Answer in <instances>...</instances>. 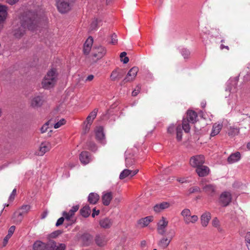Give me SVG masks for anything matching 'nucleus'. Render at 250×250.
Masks as SVG:
<instances>
[{
    "label": "nucleus",
    "instance_id": "nucleus-1",
    "mask_svg": "<svg viewBox=\"0 0 250 250\" xmlns=\"http://www.w3.org/2000/svg\"><path fill=\"white\" fill-rule=\"evenodd\" d=\"M40 17L38 14L31 11L23 13L21 19V25L14 30L16 38H21L25 33L26 28L30 30L35 29L38 25Z\"/></svg>",
    "mask_w": 250,
    "mask_h": 250
},
{
    "label": "nucleus",
    "instance_id": "nucleus-2",
    "mask_svg": "<svg viewBox=\"0 0 250 250\" xmlns=\"http://www.w3.org/2000/svg\"><path fill=\"white\" fill-rule=\"evenodd\" d=\"M57 80V73L55 69H51L48 71L43 79L42 84L44 89H49L53 87Z\"/></svg>",
    "mask_w": 250,
    "mask_h": 250
},
{
    "label": "nucleus",
    "instance_id": "nucleus-3",
    "mask_svg": "<svg viewBox=\"0 0 250 250\" xmlns=\"http://www.w3.org/2000/svg\"><path fill=\"white\" fill-rule=\"evenodd\" d=\"M207 180L202 179L200 182V185L202 187L203 191L208 195L213 197L216 193V186L214 184H207Z\"/></svg>",
    "mask_w": 250,
    "mask_h": 250
},
{
    "label": "nucleus",
    "instance_id": "nucleus-4",
    "mask_svg": "<svg viewBox=\"0 0 250 250\" xmlns=\"http://www.w3.org/2000/svg\"><path fill=\"white\" fill-rule=\"evenodd\" d=\"M74 0H58L57 7L58 11L62 14L69 12L72 7Z\"/></svg>",
    "mask_w": 250,
    "mask_h": 250
},
{
    "label": "nucleus",
    "instance_id": "nucleus-5",
    "mask_svg": "<svg viewBox=\"0 0 250 250\" xmlns=\"http://www.w3.org/2000/svg\"><path fill=\"white\" fill-rule=\"evenodd\" d=\"M181 215L183 217L184 222L187 225L190 223H195L198 219L197 215H191L190 210L188 208L183 209L181 212Z\"/></svg>",
    "mask_w": 250,
    "mask_h": 250
},
{
    "label": "nucleus",
    "instance_id": "nucleus-6",
    "mask_svg": "<svg viewBox=\"0 0 250 250\" xmlns=\"http://www.w3.org/2000/svg\"><path fill=\"white\" fill-rule=\"evenodd\" d=\"M175 232L173 229L169 230L167 233V237H163L158 242V246L163 250L166 249L174 236Z\"/></svg>",
    "mask_w": 250,
    "mask_h": 250
},
{
    "label": "nucleus",
    "instance_id": "nucleus-7",
    "mask_svg": "<svg viewBox=\"0 0 250 250\" xmlns=\"http://www.w3.org/2000/svg\"><path fill=\"white\" fill-rule=\"evenodd\" d=\"M139 71L138 67L134 66L131 68L128 72L126 77L121 82V85H124L127 82H131L134 81L136 77L137 74Z\"/></svg>",
    "mask_w": 250,
    "mask_h": 250
},
{
    "label": "nucleus",
    "instance_id": "nucleus-8",
    "mask_svg": "<svg viewBox=\"0 0 250 250\" xmlns=\"http://www.w3.org/2000/svg\"><path fill=\"white\" fill-rule=\"evenodd\" d=\"M106 53V49L103 46H95L93 48L92 55L97 60H100L103 58Z\"/></svg>",
    "mask_w": 250,
    "mask_h": 250
},
{
    "label": "nucleus",
    "instance_id": "nucleus-9",
    "mask_svg": "<svg viewBox=\"0 0 250 250\" xmlns=\"http://www.w3.org/2000/svg\"><path fill=\"white\" fill-rule=\"evenodd\" d=\"M205 161V157L203 155H197L190 158L189 164L192 167L196 168L201 165L204 164Z\"/></svg>",
    "mask_w": 250,
    "mask_h": 250
},
{
    "label": "nucleus",
    "instance_id": "nucleus-10",
    "mask_svg": "<svg viewBox=\"0 0 250 250\" xmlns=\"http://www.w3.org/2000/svg\"><path fill=\"white\" fill-rule=\"evenodd\" d=\"M231 201V194L230 192L225 191L221 193L219 197V202L224 207L229 205Z\"/></svg>",
    "mask_w": 250,
    "mask_h": 250
},
{
    "label": "nucleus",
    "instance_id": "nucleus-11",
    "mask_svg": "<svg viewBox=\"0 0 250 250\" xmlns=\"http://www.w3.org/2000/svg\"><path fill=\"white\" fill-rule=\"evenodd\" d=\"M138 169H135L134 170L125 169L121 172L119 178L121 180H123L127 177L130 178L135 175L138 172Z\"/></svg>",
    "mask_w": 250,
    "mask_h": 250
},
{
    "label": "nucleus",
    "instance_id": "nucleus-12",
    "mask_svg": "<svg viewBox=\"0 0 250 250\" xmlns=\"http://www.w3.org/2000/svg\"><path fill=\"white\" fill-rule=\"evenodd\" d=\"M195 171L199 177H205L209 174L210 170L208 167L202 164L196 168Z\"/></svg>",
    "mask_w": 250,
    "mask_h": 250
},
{
    "label": "nucleus",
    "instance_id": "nucleus-13",
    "mask_svg": "<svg viewBox=\"0 0 250 250\" xmlns=\"http://www.w3.org/2000/svg\"><path fill=\"white\" fill-rule=\"evenodd\" d=\"M168 225V221L166 220V218L164 217L160 220L158 223L157 231L158 233L161 235H163L166 232V228Z\"/></svg>",
    "mask_w": 250,
    "mask_h": 250
},
{
    "label": "nucleus",
    "instance_id": "nucleus-14",
    "mask_svg": "<svg viewBox=\"0 0 250 250\" xmlns=\"http://www.w3.org/2000/svg\"><path fill=\"white\" fill-rule=\"evenodd\" d=\"M44 101L42 96H37L33 98L31 101V106L33 108L41 107Z\"/></svg>",
    "mask_w": 250,
    "mask_h": 250
},
{
    "label": "nucleus",
    "instance_id": "nucleus-15",
    "mask_svg": "<svg viewBox=\"0 0 250 250\" xmlns=\"http://www.w3.org/2000/svg\"><path fill=\"white\" fill-rule=\"evenodd\" d=\"M81 162L83 165H86L91 161V155L87 151H84L81 152L79 157Z\"/></svg>",
    "mask_w": 250,
    "mask_h": 250
},
{
    "label": "nucleus",
    "instance_id": "nucleus-16",
    "mask_svg": "<svg viewBox=\"0 0 250 250\" xmlns=\"http://www.w3.org/2000/svg\"><path fill=\"white\" fill-rule=\"evenodd\" d=\"M7 16V8L5 5L0 4V30L2 28V23Z\"/></svg>",
    "mask_w": 250,
    "mask_h": 250
},
{
    "label": "nucleus",
    "instance_id": "nucleus-17",
    "mask_svg": "<svg viewBox=\"0 0 250 250\" xmlns=\"http://www.w3.org/2000/svg\"><path fill=\"white\" fill-rule=\"evenodd\" d=\"M125 72L120 69H117L112 71L110 75L111 79L112 81L119 80L125 74Z\"/></svg>",
    "mask_w": 250,
    "mask_h": 250
},
{
    "label": "nucleus",
    "instance_id": "nucleus-18",
    "mask_svg": "<svg viewBox=\"0 0 250 250\" xmlns=\"http://www.w3.org/2000/svg\"><path fill=\"white\" fill-rule=\"evenodd\" d=\"M51 148L50 143L48 142H42L40 145V150L38 153V155H43L46 152L49 151Z\"/></svg>",
    "mask_w": 250,
    "mask_h": 250
},
{
    "label": "nucleus",
    "instance_id": "nucleus-19",
    "mask_svg": "<svg viewBox=\"0 0 250 250\" xmlns=\"http://www.w3.org/2000/svg\"><path fill=\"white\" fill-rule=\"evenodd\" d=\"M198 115L196 112L188 110L187 112L186 119L191 124L195 123L197 121Z\"/></svg>",
    "mask_w": 250,
    "mask_h": 250
},
{
    "label": "nucleus",
    "instance_id": "nucleus-20",
    "mask_svg": "<svg viewBox=\"0 0 250 250\" xmlns=\"http://www.w3.org/2000/svg\"><path fill=\"white\" fill-rule=\"evenodd\" d=\"M95 134L97 140L99 141L101 143L104 144L105 141L103 127L102 126L98 127L96 130Z\"/></svg>",
    "mask_w": 250,
    "mask_h": 250
},
{
    "label": "nucleus",
    "instance_id": "nucleus-21",
    "mask_svg": "<svg viewBox=\"0 0 250 250\" xmlns=\"http://www.w3.org/2000/svg\"><path fill=\"white\" fill-rule=\"evenodd\" d=\"M93 38L89 37L85 41L83 44V52L85 55H88L91 49V46L93 43Z\"/></svg>",
    "mask_w": 250,
    "mask_h": 250
},
{
    "label": "nucleus",
    "instance_id": "nucleus-22",
    "mask_svg": "<svg viewBox=\"0 0 250 250\" xmlns=\"http://www.w3.org/2000/svg\"><path fill=\"white\" fill-rule=\"evenodd\" d=\"M125 166L127 167H130L135 164V158L134 155L126 152L125 153Z\"/></svg>",
    "mask_w": 250,
    "mask_h": 250
},
{
    "label": "nucleus",
    "instance_id": "nucleus-23",
    "mask_svg": "<svg viewBox=\"0 0 250 250\" xmlns=\"http://www.w3.org/2000/svg\"><path fill=\"white\" fill-rule=\"evenodd\" d=\"M99 224L102 228L109 229L112 225L113 221L108 218H104L100 220Z\"/></svg>",
    "mask_w": 250,
    "mask_h": 250
},
{
    "label": "nucleus",
    "instance_id": "nucleus-24",
    "mask_svg": "<svg viewBox=\"0 0 250 250\" xmlns=\"http://www.w3.org/2000/svg\"><path fill=\"white\" fill-rule=\"evenodd\" d=\"M211 219V214L209 212L204 213L201 216V224L203 227H207Z\"/></svg>",
    "mask_w": 250,
    "mask_h": 250
},
{
    "label": "nucleus",
    "instance_id": "nucleus-25",
    "mask_svg": "<svg viewBox=\"0 0 250 250\" xmlns=\"http://www.w3.org/2000/svg\"><path fill=\"white\" fill-rule=\"evenodd\" d=\"M113 198L112 192L104 193L102 196L103 203L104 206H108Z\"/></svg>",
    "mask_w": 250,
    "mask_h": 250
},
{
    "label": "nucleus",
    "instance_id": "nucleus-26",
    "mask_svg": "<svg viewBox=\"0 0 250 250\" xmlns=\"http://www.w3.org/2000/svg\"><path fill=\"white\" fill-rule=\"evenodd\" d=\"M96 244L100 247L104 246L107 242L105 236L104 235H97L95 239Z\"/></svg>",
    "mask_w": 250,
    "mask_h": 250
},
{
    "label": "nucleus",
    "instance_id": "nucleus-27",
    "mask_svg": "<svg viewBox=\"0 0 250 250\" xmlns=\"http://www.w3.org/2000/svg\"><path fill=\"white\" fill-rule=\"evenodd\" d=\"M99 195L95 192L90 193L88 196V201L90 204L95 205L99 200Z\"/></svg>",
    "mask_w": 250,
    "mask_h": 250
},
{
    "label": "nucleus",
    "instance_id": "nucleus-28",
    "mask_svg": "<svg viewBox=\"0 0 250 250\" xmlns=\"http://www.w3.org/2000/svg\"><path fill=\"white\" fill-rule=\"evenodd\" d=\"M50 123L51 122H57L54 125V127L55 128H58L61 127L62 125H64L66 123V121L64 119L62 118L61 120H59L58 116H57L55 118H51L49 121Z\"/></svg>",
    "mask_w": 250,
    "mask_h": 250
},
{
    "label": "nucleus",
    "instance_id": "nucleus-29",
    "mask_svg": "<svg viewBox=\"0 0 250 250\" xmlns=\"http://www.w3.org/2000/svg\"><path fill=\"white\" fill-rule=\"evenodd\" d=\"M169 207V203L168 202H162L160 204H156L154 207V210L156 212H161L162 210L167 208Z\"/></svg>",
    "mask_w": 250,
    "mask_h": 250
},
{
    "label": "nucleus",
    "instance_id": "nucleus-30",
    "mask_svg": "<svg viewBox=\"0 0 250 250\" xmlns=\"http://www.w3.org/2000/svg\"><path fill=\"white\" fill-rule=\"evenodd\" d=\"M152 220L153 217L151 216H148L140 219L138 221V224L141 227L143 228L147 226L150 223V222H151L152 221Z\"/></svg>",
    "mask_w": 250,
    "mask_h": 250
},
{
    "label": "nucleus",
    "instance_id": "nucleus-31",
    "mask_svg": "<svg viewBox=\"0 0 250 250\" xmlns=\"http://www.w3.org/2000/svg\"><path fill=\"white\" fill-rule=\"evenodd\" d=\"M98 109L95 108L92 112H91L89 115L87 117L86 121L84 122V124L86 123L92 124L94 119L96 118L98 112Z\"/></svg>",
    "mask_w": 250,
    "mask_h": 250
},
{
    "label": "nucleus",
    "instance_id": "nucleus-32",
    "mask_svg": "<svg viewBox=\"0 0 250 250\" xmlns=\"http://www.w3.org/2000/svg\"><path fill=\"white\" fill-rule=\"evenodd\" d=\"M241 158V154L240 152H236L234 153L231 154L228 158V162L229 164H232L238 161Z\"/></svg>",
    "mask_w": 250,
    "mask_h": 250
},
{
    "label": "nucleus",
    "instance_id": "nucleus-33",
    "mask_svg": "<svg viewBox=\"0 0 250 250\" xmlns=\"http://www.w3.org/2000/svg\"><path fill=\"white\" fill-rule=\"evenodd\" d=\"M223 125L222 124H214L213 125L210 136L213 137L217 135L222 129Z\"/></svg>",
    "mask_w": 250,
    "mask_h": 250
},
{
    "label": "nucleus",
    "instance_id": "nucleus-34",
    "mask_svg": "<svg viewBox=\"0 0 250 250\" xmlns=\"http://www.w3.org/2000/svg\"><path fill=\"white\" fill-rule=\"evenodd\" d=\"M82 240L83 245L88 246L92 241V236L88 233L83 234L82 236Z\"/></svg>",
    "mask_w": 250,
    "mask_h": 250
},
{
    "label": "nucleus",
    "instance_id": "nucleus-35",
    "mask_svg": "<svg viewBox=\"0 0 250 250\" xmlns=\"http://www.w3.org/2000/svg\"><path fill=\"white\" fill-rule=\"evenodd\" d=\"M23 215L19 210L15 212L12 217L14 222L16 224H20L22 220Z\"/></svg>",
    "mask_w": 250,
    "mask_h": 250
},
{
    "label": "nucleus",
    "instance_id": "nucleus-36",
    "mask_svg": "<svg viewBox=\"0 0 250 250\" xmlns=\"http://www.w3.org/2000/svg\"><path fill=\"white\" fill-rule=\"evenodd\" d=\"M34 250H45V243L41 241H36L33 245Z\"/></svg>",
    "mask_w": 250,
    "mask_h": 250
},
{
    "label": "nucleus",
    "instance_id": "nucleus-37",
    "mask_svg": "<svg viewBox=\"0 0 250 250\" xmlns=\"http://www.w3.org/2000/svg\"><path fill=\"white\" fill-rule=\"evenodd\" d=\"M90 213L91 209L88 205L85 206L80 209L81 215L85 218L88 217Z\"/></svg>",
    "mask_w": 250,
    "mask_h": 250
},
{
    "label": "nucleus",
    "instance_id": "nucleus-38",
    "mask_svg": "<svg viewBox=\"0 0 250 250\" xmlns=\"http://www.w3.org/2000/svg\"><path fill=\"white\" fill-rule=\"evenodd\" d=\"M189 123L190 122L187 121L185 118H183L182 123V128L186 133H188L190 131V127L189 124Z\"/></svg>",
    "mask_w": 250,
    "mask_h": 250
},
{
    "label": "nucleus",
    "instance_id": "nucleus-39",
    "mask_svg": "<svg viewBox=\"0 0 250 250\" xmlns=\"http://www.w3.org/2000/svg\"><path fill=\"white\" fill-rule=\"evenodd\" d=\"M31 209V206L28 205H24L21 206L19 209V211L23 215L28 213Z\"/></svg>",
    "mask_w": 250,
    "mask_h": 250
},
{
    "label": "nucleus",
    "instance_id": "nucleus-40",
    "mask_svg": "<svg viewBox=\"0 0 250 250\" xmlns=\"http://www.w3.org/2000/svg\"><path fill=\"white\" fill-rule=\"evenodd\" d=\"M176 138L178 141H181L182 139V129L180 125H179L176 127Z\"/></svg>",
    "mask_w": 250,
    "mask_h": 250
},
{
    "label": "nucleus",
    "instance_id": "nucleus-41",
    "mask_svg": "<svg viewBox=\"0 0 250 250\" xmlns=\"http://www.w3.org/2000/svg\"><path fill=\"white\" fill-rule=\"evenodd\" d=\"M45 250H53L55 248L56 242L53 240H49L46 243H45Z\"/></svg>",
    "mask_w": 250,
    "mask_h": 250
},
{
    "label": "nucleus",
    "instance_id": "nucleus-42",
    "mask_svg": "<svg viewBox=\"0 0 250 250\" xmlns=\"http://www.w3.org/2000/svg\"><path fill=\"white\" fill-rule=\"evenodd\" d=\"M239 132V128L237 127H230L228 131V134L230 136H234Z\"/></svg>",
    "mask_w": 250,
    "mask_h": 250
},
{
    "label": "nucleus",
    "instance_id": "nucleus-43",
    "mask_svg": "<svg viewBox=\"0 0 250 250\" xmlns=\"http://www.w3.org/2000/svg\"><path fill=\"white\" fill-rule=\"evenodd\" d=\"M86 146L89 150L95 151L97 149V147L95 144L92 142H88L86 144Z\"/></svg>",
    "mask_w": 250,
    "mask_h": 250
},
{
    "label": "nucleus",
    "instance_id": "nucleus-44",
    "mask_svg": "<svg viewBox=\"0 0 250 250\" xmlns=\"http://www.w3.org/2000/svg\"><path fill=\"white\" fill-rule=\"evenodd\" d=\"M188 192L189 194H192L195 192H201V188L198 186H194L189 188Z\"/></svg>",
    "mask_w": 250,
    "mask_h": 250
},
{
    "label": "nucleus",
    "instance_id": "nucleus-45",
    "mask_svg": "<svg viewBox=\"0 0 250 250\" xmlns=\"http://www.w3.org/2000/svg\"><path fill=\"white\" fill-rule=\"evenodd\" d=\"M181 54L185 59L188 58L190 56V52L186 48L181 50Z\"/></svg>",
    "mask_w": 250,
    "mask_h": 250
},
{
    "label": "nucleus",
    "instance_id": "nucleus-46",
    "mask_svg": "<svg viewBox=\"0 0 250 250\" xmlns=\"http://www.w3.org/2000/svg\"><path fill=\"white\" fill-rule=\"evenodd\" d=\"M98 21L97 19H94L90 24V28L91 30H95L97 28Z\"/></svg>",
    "mask_w": 250,
    "mask_h": 250
},
{
    "label": "nucleus",
    "instance_id": "nucleus-47",
    "mask_svg": "<svg viewBox=\"0 0 250 250\" xmlns=\"http://www.w3.org/2000/svg\"><path fill=\"white\" fill-rule=\"evenodd\" d=\"M141 90V85L138 84L137 85L134 90L132 92V96H136L138 93H140Z\"/></svg>",
    "mask_w": 250,
    "mask_h": 250
},
{
    "label": "nucleus",
    "instance_id": "nucleus-48",
    "mask_svg": "<svg viewBox=\"0 0 250 250\" xmlns=\"http://www.w3.org/2000/svg\"><path fill=\"white\" fill-rule=\"evenodd\" d=\"M245 241L247 243L246 245L249 250H250V232L247 233L245 237Z\"/></svg>",
    "mask_w": 250,
    "mask_h": 250
},
{
    "label": "nucleus",
    "instance_id": "nucleus-49",
    "mask_svg": "<svg viewBox=\"0 0 250 250\" xmlns=\"http://www.w3.org/2000/svg\"><path fill=\"white\" fill-rule=\"evenodd\" d=\"M63 217L64 218V219H66L67 221H70L71 218L73 216L71 214H70L68 212L63 211L62 212Z\"/></svg>",
    "mask_w": 250,
    "mask_h": 250
},
{
    "label": "nucleus",
    "instance_id": "nucleus-50",
    "mask_svg": "<svg viewBox=\"0 0 250 250\" xmlns=\"http://www.w3.org/2000/svg\"><path fill=\"white\" fill-rule=\"evenodd\" d=\"M79 208V205H76L73 206L72 208L68 211V212L71 214L72 215H74L75 213L78 211Z\"/></svg>",
    "mask_w": 250,
    "mask_h": 250
},
{
    "label": "nucleus",
    "instance_id": "nucleus-51",
    "mask_svg": "<svg viewBox=\"0 0 250 250\" xmlns=\"http://www.w3.org/2000/svg\"><path fill=\"white\" fill-rule=\"evenodd\" d=\"M117 35L115 34H113L111 36V41L110 43L112 44H115L117 43Z\"/></svg>",
    "mask_w": 250,
    "mask_h": 250
},
{
    "label": "nucleus",
    "instance_id": "nucleus-52",
    "mask_svg": "<svg viewBox=\"0 0 250 250\" xmlns=\"http://www.w3.org/2000/svg\"><path fill=\"white\" fill-rule=\"evenodd\" d=\"M17 194V190L16 188H14L13 191H12L9 197V201L10 202H12L15 197V196Z\"/></svg>",
    "mask_w": 250,
    "mask_h": 250
},
{
    "label": "nucleus",
    "instance_id": "nucleus-53",
    "mask_svg": "<svg viewBox=\"0 0 250 250\" xmlns=\"http://www.w3.org/2000/svg\"><path fill=\"white\" fill-rule=\"evenodd\" d=\"M49 123H50L49 121L47 123H46L44 125H42V126L41 128V131L42 133H43L47 131V129L48 128V125Z\"/></svg>",
    "mask_w": 250,
    "mask_h": 250
},
{
    "label": "nucleus",
    "instance_id": "nucleus-54",
    "mask_svg": "<svg viewBox=\"0 0 250 250\" xmlns=\"http://www.w3.org/2000/svg\"><path fill=\"white\" fill-rule=\"evenodd\" d=\"M66 246L64 244H60L59 246H55V248H54L53 250H64L65 249Z\"/></svg>",
    "mask_w": 250,
    "mask_h": 250
},
{
    "label": "nucleus",
    "instance_id": "nucleus-55",
    "mask_svg": "<svg viewBox=\"0 0 250 250\" xmlns=\"http://www.w3.org/2000/svg\"><path fill=\"white\" fill-rule=\"evenodd\" d=\"M175 126L173 124L170 125L167 128V131L169 134H173L175 131Z\"/></svg>",
    "mask_w": 250,
    "mask_h": 250
},
{
    "label": "nucleus",
    "instance_id": "nucleus-56",
    "mask_svg": "<svg viewBox=\"0 0 250 250\" xmlns=\"http://www.w3.org/2000/svg\"><path fill=\"white\" fill-rule=\"evenodd\" d=\"M62 233V231L60 230H58L56 231H55L51 233L50 235V237L52 238H56L59 235H60Z\"/></svg>",
    "mask_w": 250,
    "mask_h": 250
},
{
    "label": "nucleus",
    "instance_id": "nucleus-57",
    "mask_svg": "<svg viewBox=\"0 0 250 250\" xmlns=\"http://www.w3.org/2000/svg\"><path fill=\"white\" fill-rule=\"evenodd\" d=\"M15 230V227L14 226H12L9 228V229L8 230V234L7 235H8V237H11V236L13 234Z\"/></svg>",
    "mask_w": 250,
    "mask_h": 250
},
{
    "label": "nucleus",
    "instance_id": "nucleus-58",
    "mask_svg": "<svg viewBox=\"0 0 250 250\" xmlns=\"http://www.w3.org/2000/svg\"><path fill=\"white\" fill-rule=\"evenodd\" d=\"M64 218L63 217H62L58 219L56 223V226L59 227L62 225L64 222Z\"/></svg>",
    "mask_w": 250,
    "mask_h": 250
},
{
    "label": "nucleus",
    "instance_id": "nucleus-59",
    "mask_svg": "<svg viewBox=\"0 0 250 250\" xmlns=\"http://www.w3.org/2000/svg\"><path fill=\"white\" fill-rule=\"evenodd\" d=\"M233 83H234L233 84V88L232 87H229V85L228 84V88L227 89V90H228L229 92H234L235 91V88H236V81H234L233 82Z\"/></svg>",
    "mask_w": 250,
    "mask_h": 250
},
{
    "label": "nucleus",
    "instance_id": "nucleus-60",
    "mask_svg": "<svg viewBox=\"0 0 250 250\" xmlns=\"http://www.w3.org/2000/svg\"><path fill=\"white\" fill-rule=\"evenodd\" d=\"M84 125L85 126L83 128V132L84 133H86L89 131L91 125L87 123H86Z\"/></svg>",
    "mask_w": 250,
    "mask_h": 250
},
{
    "label": "nucleus",
    "instance_id": "nucleus-61",
    "mask_svg": "<svg viewBox=\"0 0 250 250\" xmlns=\"http://www.w3.org/2000/svg\"><path fill=\"white\" fill-rule=\"evenodd\" d=\"M100 213V210H96V208H94L93 209V212L92 213V217H95V216L96 215H99Z\"/></svg>",
    "mask_w": 250,
    "mask_h": 250
},
{
    "label": "nucleus",
    "instance_id": "nucleus-62",
    "mask_svg": "<svg viewBox=\"0 0 250 250\" xmlns=\"http://www.w3.org/2000/svg\"><path fill=\"white\" fill-rule=\"evenodd\" d=\"M94 78V75H92V74H91V75H88V76L87 77V78H86V79H85V82H87V81L90 82V81H92V80H93Z\"/></svg>",
    "mask_w": 250,
    "mask_h": 250
},
{
    "label": "nucleus",
    "instance_id": "nucleus-63",
    "mask_svg": "<svg viewBox=\"0 0 250 250\" xmlns=\"http://www.w3.org/2000/svg\"><path fill=\"white\" fill-rule=\"evenodd\" d=\"M212 225L214 227H217L219 225V221L216 218L213 220Z\"/></svg>",
    "mask_w": 250,
    "mask_h": 250
},
{
    "label": "nucleus",
    "instance_id": "nucleus-64",
    "mask_svg": "<svg viewBox=\"0 0 250 250\" xmlns=\"http://www.w3.org/2000/svg\"><path fill=\"white\" fill-rule=\"evenodd\" d=\"M10 237H8V235H6L3 239V246H5L7 244L9 239Z\"/></svg>",
    "mask_w": 250,
    "mask_h": 250
}]
</instances>
